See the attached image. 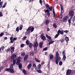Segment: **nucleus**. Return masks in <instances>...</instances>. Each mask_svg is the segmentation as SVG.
Returning <instances> with one entry per match:
<instances>
[{
	"mask_svg": "<svg viewBox=\"0 0 75 75\" xmlns=\"http://www.w3.org/2000/svg\"><path fill=\"white\" fill-rule=\"evenodd\" d=\"M55 60L56 61L55 62L56 64H58V62L60 61V60H61V57H60L59 56V53L58 51L56 52Z\"/></svg>",
	"mask_w": 75,
	"mask_h": 75,
	"instance_id": "obj_1",
	"label": "nucleus"
},
{
	"mask_svg": "<svg viewBox=\"0 0 75 75\" xmlns=\"http://www.w3.org/2000/svg\"><path fill=\"white\" fill-rule=\"evenodd\" d=\"M34 27L32 28L31 27H30L28 28L26 31V33H27V34H30V32L31 33L32 32H33V31H34Z\"/></svg>",
	"mask_w": 75,
	"mask_h": 75,
	"instance_id": "obj_2",
	"label": "nucleus"
},
{
	"mask_svg": "<svg viewBox=\"0 0 75 75\" xmlns=\"http://www.w3.org/2000/svg\"><path fill=\"white\" fill-rule=\"evenodd\" d=\"M38 45V43L37 42H35L33 44V47L34 48V50H37V47Z\"/></svg>",
	"mask_w": 75,
	"mask_h": 75,
	"instance_id": "obj_3",
	"label": "nucleus"
},
{
	"mask_svg": "<svg viewBox=\"0 0 75 75\" xmlns=\"http://www.w3.org/2000/svg\"><path fill=\"white\" fill-rule=\"evenodd\" d=\"M17 58V56L15 54H13L11 57V59H12L13 60L16 59V58Z\"/></svg>",
	"mask_w": 75,
	"mask_h": 75,
	"instance_id": "obj_4",
	"label": "nucleus"
},
{
	"mask_svg": "<svg viewBox=\"0 0 75 75\" xmlns=\"http://www.w3.org/2000/svg\"><path fill=\"white\" fill-rule=\"evenodd\" d=\"M68 20V16H67L64 17L63 19V22H67Z\"/></svg>",
	"mask_w": 75,
	"mask_h": 75,
	"instance_id": "obj_5",
	"label": "nucleus"
},
{
	"mask_svg": "<svg viewBox=\"0 0 75 75\" xmlns=\"http://www.w3.org/2000/svg\"><path fill=\"white\" fill-rule=\"evenodd\" d=\"M28 54L26 55L24 57L23 59L24 61H25L26 60L28 59Z\"/></svg>",
	"mask_w": 75,
	"mask_h": 75,
	"instance_id": "obj_6",
	"label": "nucleus"
},
{
	"mask_svg": "<svg viewBox=\"0 0 75 75\" xmlns=\"http://www.w3.org/2000/svg\"><path fill=\"white\" fill-rule=\"evenodd\" d=\"M40 37L41 39H42V40H46V38L45 37V36H44V35H41L40 36Z\"/></svg>",
	"mask_w": 75,
	"mask_h": 75,
	"instance_id": "obj_7",
	"label": "nucleus"
},
{
	"mask_svg": "<svg viewBox=\"0 0 75 75\" xmlns=\"http://www.w3.org/2000/svg\"><path fill=\"white\" fill-rule=\"evenodd\" d=\"M69 15L70 16H71V17H73L74 16V12L73 11H71L69 13Z\"/></svg>",
	"mask_w": 75,
	"mask_h": 75,
	"instance_id": "obj_8",
	"label": "nucleus"
},
{
	"mask_svg": "<svg viewBox=\"0 0 75 75\" xmlns=\"http://www.w3.org/2000/svg\"><path fill=\"white\" fill-rule=\"evenodd\" d=\"M71 70H68L67 72V75H69L71 72Z\"/></svg>",
	"mask_w": 75,
	"mask_h": 75,
	"instance_id": "obj_9",
	"label": "nucleus"
},
{
	"mask_svg": "<svg viewBox=\"0 0 75 75\" xmlns=\"http://www.w3.org/2000/svg\"><path fill=\"white\" fill-rule=\"evenodd\" d=\"M11 53H13V52H14V47H11Z\"/></svg>",
	"mask_w": 75,
	"mask_h": 75,
	"instance_id": "obj_10",
	"label": "nucleus"
},
{
	"mask_svg": "<svg viewBox=\"0 0 75 75\" xmlns=\"http://www.w3.org/2000/svg\"><path fill=\"white\" fill-rule=\"evenodd\" d=\"M42 45H43V42H40L39 45V47H40V48H41L42 47Z\"/></svg>",
	"mask_w": 75,
	"mask_h": 75,
	"instance_id": "obj_11",
	"label": "nucleus"
},
{
	"mask_svg": "<svg viewBox=\"0 0 75 75\" xmlns=\"http://www.w3.org/2000/svg\"><path fill=\"white\" fill-rule=\"evenodd\" d=\"M60 7H61V12L63 13H64V9H63L62 5H60Z\"/></svg>",
	"mask_w": 75,
	"mask_h": 75,
	"instance_id": "obj_12",
	"label": "nucleus"
},
{
	"mask_svg": "<svg viewBox=\"0 0 75 75\" xmlns=\"http://www.w3.org/2000/svg\"><path fill=\"white\" fill-rule=\"evenodd\" d=\"M31 67V63L29 64L27 66L28 69H30Z\"/></svg>",
	"mask_w": 75,
	"mask_h": 75,
	"instance_id": "obj_13",
	"label": "nucleus"
},
{
	"mask_svg": "<svg viewBox=\"0 0 75 75\" xmlns=\"http://www.w3.org/2000/svg\"><path fill=\"white\" fill-rule=\"evenodd\" d=\"M22 67V64H19V68L20 70H22V69H21Z\"/></svg>",
	"mask_w": 75,
	"mask_h": 75,
	"instance_id": "obj_14",
	"label": "nucleus"
},
{
	"mask_svg": "<svg viewBox=\"0 0 75 75\" xmlns=\"http://www.w3.org/2000/svg\"><path fill=\"white\" fill-rule=\"evenodd\" d=\"M50 59H53V58H54V55L53 54H50Z\"/></svg>",
	"mask_w": 75,
	"mask_h": 75,
	"instance_id": "obj_15",
	"label": "nucleus"
},
{
	"mask_svg": "<svg viewBox=\"0 0 75 75\" xmlns=\"http://www.w3.org/2000/svg\"><path fill=\"white\" fill-rule=\"evenodd\" d=\"M33 67L35 68V69H37V66H36L35 64H33Z\"/></svg>",
	"mask_w": 75,
	"mask_h": 75,
	"instance_id": "obj_16",
	"label": "nucleus"
},
{
	"mask_svg": "<svg viewBox=\"0 0 75 75\" xmlns=\"http://www.w3.org/2000/svg\"><path fill=\"white\" fill-rule=\"evenodd\" d=\"M28 45L30 48H32V47H33V44L31 43H30Z\"/></svg>",
	"mask_w": 75,
	"mask_h": 75,
	"instance_id": "obj_17",
	"label": "nucleus"
},
{
	"mask_svg": "<svg viewBox=\"0 0 75 75\" xmlns=\"http://www.w3.org/2000/svg\"><path fill=\"white\" fill-rule=\"evenodd\" d=\"M66 56H65V55L63 54V61H65V59L66 58Z\"/></svg>",
	"mask_w": 75,
	"mask_h": 75,
	"instance_id": "obj_18",
	"label": "nucleus"
},
{
	"mask_svg": "<svg viewBox=\"0 0 75 75\" xmlns=\"http://www.w3.org/2000/svg\"><path fill=\"white\" fill-rule=\"evenodd\" d=\"M45 24H46V25H48V24L49 23V21L48 20H46L45 21Z\"/></svg>",
	"mask_w": 75,
	"mask_h": 75,
	"instance_id": "obj_19",
	"label": "nucleus"
},
{
	"mask_svg": "<svg viewBox=\"0 0 75 75\" xmlns=\"http://www.w3.org/2000/svg\"><path fill=\"white\" fill-rule=\"evenodd\" d=\"M71 20H72V18H71L68 20V23H69V25H71Z\"/></svg>",
	"mask_w": 75,
	"mask_h": 75,
	"instance_id": "obj_20",
	"label": "nucleus"
},
{
	"mask_svg": "<svg viewBox=\"0 0 75 75\" xmlns=\"http://www.w3.org/2000/svg\"><path fill=\"white\" fill-rule=\"evenodd\" d=\"M35 61H36V62H40V61L39 60H38V59H37V58H35Z\"/></svg>",
	"mask_w": 75,
	"mask_h": 75,
	"instance_id": "obj_21",
	"label": "nucleus"
},
{
	"mask_svg": "<svg viewBox=\"0 0 75 75\" xmlns=\"http://www.w3.org/2000/svg\"><path fill=\"white\" fill-rule=\"evenodd\" d=\"M10 72H11V73H14V69H11L10 70Z\"/></svg>",
	"mask_w": 75,
	"mask_h": 75,
	"instance_id": "obj_22",
	"label": "nucleus"
},
{
	"mask_svg": "<svg viewBox=\"0 0 75 75\" xmlns=\"http://www.w3.org/2000/svg\"><path fill=\"white\" fill-rule=\"evenodd\" d=\"M21 59V57H18L17 58H16V60L17 61H20V60Z\"/></svg>",
	"mask_w": 75,
	"mask_h": 75,
	"instance_id": "obj_23",
	"label": "nucleus"
},
{
	"mask_svg": "<svg viewBox=\"0 0 75 75\" xmlns=\"http://www.w3.org/2000/svg\"><path fill=\"white\" fill-rule=\"evenodd\" d=\"M41 68V65L40 64H39L38 66V69H40Z\"/></svg>",
	"mask_w": 75,
	"mask_h": 75,
	"instance_id": "obj_24",
	"label": "nucleus"
},
{
	"mask_svg": "<svg viewBox=\"0 0 75 75\" xmlns=\"http://www.w3.org/2000/svg\"><path fill=\"white\" fill-rule=\"evenodd\" d=\"M45 6L46 8H47V10H49V9H50V6L47 5V4H46Z\"/></svg>",
	"mask_w": 75,
	"mask_h": 75,
	"instance_id": "obj_25",
	"label": "nucleus"
},
{
	"mask_svg": "<svg viewBox=\"0 0 75 75\" xmlns=\"http://www.w3.org/2000/svg\"><path fill=\"white\" fill-rule=\"evenodd\" d=\"M53 26L54 27V28H57V26L56 25V23H54L53 24Z\"/></svg>",
	"mask_w": 75,
	"mask_h": 75,
	"instance_id": "obj_26",
	"label": "nucleus"
},
{
	"mask_svg": "<svg viewBox=\"0 0 75 75\" xmlns=\"http://www.w3.org/2000/svg\"><path fill=\"white\" fill-rule=\"evenodd\" d=\"M23 72L24 75H26V74H27V72H26V71L25 70H23Z\"/></svg>",
	"mask_w": 75,
	"mask_h": 75,
	"instance_id": "obj_27",
	"label": "nucleus"
},
{
	"mask_svg": "<svg viewBox=\"0 0 75 75\" xmlns=\"http://www.w3.org/2000/svg\"><path fill=\"white\" fill-rule=\"evenodd\" d=\"M13 65H15L16 64V60H13Z\"/></svg>",
	"mask_w": 75,
	"mask_h": 75,
	"instance_id": "obj_28",
	"label": "nucleus"
},
{
	"mask_svg": "<svg viewBox=\"0 0 75 75\" xmlns=\"http://www.w3.org/2000/svg\"><path fill=\"white\" fill-rule=\"evenodd\" d=\"M59 18H62V13H61L59 16Z\"/></svg>",
	"mask_w": 75,
	"mask_h": 75,
	"instance_id": "obj_29",
	"label": "nucleus"
},
{
	"mask_svg": "<svg viewBox=\"0 0 75 75\" xmlns=\"http://www.w3.org/2000/svg\"><path fill=\"white\" fill-rule=\"evenodd\" d=\"M26 44L27 45H28L30 44V43H29V41L28 40H27L26 41Z\"/></svg>",
	"mask_w": 75,
	"mask_h": 75,
	"instance_id": "obj_30",
	"label": "nucleus"
},
{
	"mask_svg": "<svg viewBox=\"0 0 75 75\" xmlns=\"http://www.w3.org/2000/svg\"><path fill=\"white\" fill-rule=\"evenodd\" d=\"M11 69V68H7L5 70V71H10V70Z\"/></svg>",
	"mask_w": 75,
	"mask_h": 75,
	"instance_id": "obj_31",
	"label": "nucleus"
},
{
	"mask_svg": "<svg viewBox=\"0 0 75 75\" xmlns=\"http://www.w3.org/2000/svg\"><path fill=\"white\" fill-rule=\"evenodd\" d=\"M75 75V70L73 71L72 73L71 74V75Z\"/></svg>",
	"mask_w": 75,
	"mask_h": 75,
	"instance_id": "obj_32",
	"label": "nucleus"
},
{
	"mask_svg": "<svg viewBox=\"0 0 75 75\" xmlns=\"http://www.w3.org/2000/svg\"><path fill=\"white\" fill-rule=\"evenodd\" d=\"M54 42V41H49V45H50V44H52L53 42Z\"/></svg>",
	"mask_w": 75,
	"mask_h": 75,
	"instance_id": "obj_33",
	"label": "nucleus"
},
{
	"mask_svg": "<svg viewBox=\"0 0 75 75\" xmlns=\"http://www.w3.org/2000/svg\"><path fill=\"white\" fill-rule=\"evenodd\" d=\"M16 31H18V32L19 31V27H18L17 28H16Z\"/></svg>",
	"mask_w": 75,
	"mask_h": 75,
	"instance_id": "obj_34",
	"label": "nucleus"
},
{
	"mask_svg": "<svg viewBox=\"0 0 75 75\" xmlns=\"http://www.w3.org/2000/svg\"><path fill=\"white\" fill-rule=\"evenodd\" d=\"M65 40L66 41H68L69 40V38L67 37H66Z\"/></svg>",
	"mask_w": 75,
	"mask_h": 75,
	"instance_id": "obj_35",
	"label": "nucleus"
},
{
	"mask_svg": "<svg viewBox=\"0 0 75 75\" xmlns=\"http://www.w3.org/2000/svg\"><path fill=\"white\" fill-rule=\"evenodd\" d=\"M27 38V37L26 36H24L22 39V40H25Z\"/></svg>",
	"mask_w": 75,
	"mask_h": 75,
	"instance_id": "obj_36",
	"label": "nucleus"
},
{
	"mask_svg": "<svg viewBox=\"0 0 75 75\" xmlns=\"http://www.w3.org/2000/svg\"><path fill=\"white\" fill-rule=\"evenodd\" d=\"M59 35V34H57L55 36V38H57L58 37V36Z\"/></svg>",
	"mask_w": 75,
	"mask_h": 75,
	"instance_id": "obj_37",
	"label": "nucleus"
},
{
	"mask_svg": "<svg viewBox=\"0 0 75 75\" xmlns=\"http://www.w3.org/2000/svg\"><path fill=\"white\" fill-rule=\"evenodd\" d=\"M25 55V53L24 52L22 53H21V55L22 56H24Z\"/></svg>",
	"mask_w": 75,
	"mask_h": 75,
	"instance_id": "obj_38",
	"label": "nucleus"
},
{
	"mask_svg": "<svg viewBox=\"0 0 75 75\" xmlns=\"http://www.w3.org/2000/svg\"><path fill=\"white\" fill-rule=\"evenodd\" d=\"M60 34H64V30L61 31Z\"/></svg>",
	"mask_w": 75,
	"mask_h": 75,
	"instance_id": "obj_39",
	"label": "nucleus"
},
{
	"mask_svg": "<svg viewBox=\"0 0 75 75\" xmlns=\"http://www.w3.org/2000/svg\"><path fill=\"white\" fill-rule=\"evenodd\" d=\"M37 72H38L39 73H41L42 72V71H41L40 70H37Z\"/></svg>",
	"mask_w": 75,
	"mask_h": 75,
	"instance_id": "obj_40",
	"label": "nucleus"
},
{
	"mask_svg": "<svg viewBox=\"0 0 75 75\" xmlns=\"http://www.w3.org/2000/svg\"><path fill=\"white\" fill-rule=\"evenodd\" d=\"M16 65H18L20 64V61H18L16 63Z\"/></svg>",
	"mask_w": 75,
	"mask_h": 75,
	"instance_id": "obj_41",
	"label": "nucleus"
},
{
	"mask_svg": "<svg viewBox=\"0 0 75 75\" xmlns=\"http://www.w3.org/2000/svg\"><path fill=\"white\" fill-rule=\"evenodd\" d=\"M61 33V30H59L57 31V34H59Z\"/></svg>",
	"mask_w": 75,
	"mask_h": 75,
	"instance_id": "obj_42",
	"label": "nucleus"
},
{
	"mask_svg": "<svg viewBox=\"0 0 75 75\" xmlns=\"http://www.w3.org/2000/svg\"><path fill=\"white\" fill-rule=\"evenodd\" d=\"M59 65L60 66H61L62 65V61H60L59 62Z\"/></svg>",
	"mask_w": 75,
	"mask_h": 75,
	"instance_id": "obj_43",
	"label": "nucleus"
},
{
	"mask_svg": "<svg viewBox=\"0 0 75 75\" xmlns=\"http://www.w3.org/2000/svg\"><path fill=\"white\" fill-rule=\"evenodd\" d=\"M47 38H48L49 40H50V41H52V39H51V38L50 37V36H49Z\"/></svg>",
	"mask_w": 75,
	"mask_h": 75,
	"instance_id": "obj_44",
	"label": "nucleus"
},
{
	"mask_svg": "<svg viewBox=\"0 0 75 75\" xmlns=\"http://www.w3.org/2000/svg\"><path fill=\"white\" fill-rule=\"evenodd\" d=\"M22 28H23V26L21 25L20 26V28H19L20 30H22Z\"/></svg>",
	"mask_w": 75,
	"mask_h": 75,
	"instance_id": "obj_45",
	"label": "nucleus"
},
{
	"mask_svg": "<svg viewBox=\"0 0 75 75\" xmlns=\"http://www.w3.org/2000/svg\"><path fill=\"white\" fill-rule=\"evenodd\" d=\"M31 70L32 72H35V70H34V68H32Z\"/></svg>",
	"mask_w": 75,
	"mask_h": 75,
	"instance_id": "obj_46",
	"label": "nucleus"
},
{
	"mask_svg": "<svg viewBox=\"0 0 75 75\" xmlns=\"http://www.w3.org/2000/svg\"><path fill=\"white\" fill-rule=\"evenodd\" d=\"M2 4H3V2H1L0 3V8L2 7V6H1Z\"/></svg>",
	"mask_w": 75,
	"mask_h": 75,
	"instance_id": "obj_47",
	"label": "nucleus"
},
{
	"mask_svg": "<svg viewBox=\"0 0 75 75\" xmlns=\"http://www.w3.org/2000/svg\"><path fill=\"white\" fill-rule=\"evenodd\" d=\"M3 35H4V33H1V34H0V37H2Z\"/></svg>",
	"mask_w": 75,
	"mask_h": 75,
	"instance_id": "obj_48",
	"label": "nucleus"
},
{
	"mask_svg": "<svg viewBox=\"0 0 75 75\" xmlns=\"http://www.w3.org/2000/svg\"><path fill=\"white\" fill-rule=\"evenodd\" d=\"M62 54H64L65 55V50H64L62 52Z\"/></svg>",
	"mask_w": 75,
	"mask_h": 75,
	"instance_id": "obj_49",
	"label": "nucleus"
},
{
	"mask_svg": "<svg viewBox=\"0 0 75 75\" xmlns=\"http://www.w3.org/2000/svg\"><path fill=\"white\" fill-rule=\"evenodd\" d=\"M45 12H45H49V10L48 9L46 10L45 11V10H44Z\"/></svg>",
	"mask_w": 75,
	"mask_h": 75,
	"instance_id": "obj_50",
	"label": "nucleus"
},
{
	"mask_svg": "<svg viewBox=\"0 0 75 75\" xmlns=\"http://www.w3.org/2000/svg\"><path fill=\"white\" fill-rule=\"evenodd\" d=\"M43 50L44 51H46V50H47V48L45 47V48H44Z\"/></svg>",
	"mask_w": 75,
	"mask_h": 75,
	"instance_id": "obj_51",
	"label": "nucleus"
},
{
	"mask_svg": "<svg viewBox=\"0 0 75 75\" xmlns=\"http://www.w3.org/2000/svg\"><path fill=\"white\" fill-rule=\"evenodd\" d=\"M3 16V13H1V12H0V17H1Z\"/></svg>",
	"mask_w": 75,
	"mask_h": 75,
	"instance_id": "obj_52",
	"label": "nucleus"
},
{
	"mask_svg": "<svg viewBox=\"0 0 75 75\" xmlns=\"http://www.w3.org/2000/svg\"><path fill=\"white\" fill-rule=\"evenodd\" d=\"M75 21V17H74L73 18V22H74V21Z\"/></svg>",
	"mask_w": 75,
	"mask_h": 75,
	"instance_id": "obj_53",
	"label": "nucleus"
},
{
	"mask_svg": "<svg viewBox=\"0 0 75 75\" xmlns=\"http://www.w3.org/2000/svg\"><path fill=\"white\" fill-rule=\"evenodd\" d=\"M24 44H22L21 45V47H24Z\"/></svg>",
	"mask_w": 75,
	"mask_h": 75,
	"instance_id": "obj_54",
	"label": "nucleus"
},
{
	"mask_svg": "<svg viewBox=\"0 0 75 75\" xmlns=\"http://www.w3.org/2000/svg\"><path fill=\"white\" fill-rule=\"evenodd\" d=\"M10 68H11V69H13V64L11 65Z\"/></svg>",
	"mask_w": 75,
	"mask_h": 75,
	"instance_id": "obj_55",
	"label": "nucleus"
},
{
	"mask_svg": "<svg viewBox=\"0 0 75 75\" xmlns=\"http://www.w3.org/2000/svg\"><path fill=\"white\" fill-rule=\"evenodd\" d=\"M47 14L48 15V17H50V13L49 12H47Z\"/></svg>",
	"mask_w": 75,
	"mask_h": 75,
	"instance_id": "obj_56",
	"label": "nucleus"
},
{
	"mask_svg": "<svg viewBox=\"0 0 75 75\" xmlns=\"http://www.w3.org/2000/svg\"><path fill=\"white\" fill-rule=\"evenodd\" d=\"M49 9L50 11H51L52 10V7H51L50 8H49Z\"/></svg>",
	"mask_w": 75,
	"mask_h": 75,
	"instance_id": "obj_57",
	"label": "nucleus"
},
{
	"mask_svg": "<svg viewBox=\"0 0 75 75\" xmlns=\"http://www.w3.org/2000/svg\"><path fill=\"white\" fill-rule=\"evenodd\" d=\"M17 38H13V40L14 41H15L16 40H17Z\"/></svg>",
	"mask_w": 75,
	"mask_h": 75,
	"instance_id": "obj_58",
	"label": "nucleus"
},
{
	"mask_svg": "<svg viewBox=\"0 0 75 75\" xmlns=\"http://www.w3.org/2000/svg\"><path fill=\"white\" fill-rule=\"evenodd\" d=\"M65 40L64 39H62V40H60V41L61 42H63L64 41V40Z\"/></svg>",
	"mask_w": 75,
	"mask_h": 75,
	"instance_id": "obj_59",
	"label": "nucleus"
},
{
	"mask_svg": "<svg viewBox=\"0 0 75 75\" xmlns=\"http://www.w3.org/2000/svg\"><path fill=\"white\" fill-rule=\"evenodd\" d=\"M64 32L66 33H68L69 32V31L68 30H65L64 31Z\"/></svg>",
	"mask_w": 75,
	"mask_h": 75,
	"instance_id": "obj_60",
	"label": "nucleus"
},
{
	"mask_svg": "<svg viewBox=\"0 0 75 75\" xmlns=\"http://www.w3.org/2000/svg\"><path fill=\"white\" fill-rule=\"evenodd\" d=\"M1 49L2 50H3L4 49V47L3 46V47H1Z\"/></svg>",
	"mask_w": 75,
	"mask_h": 75,
	"instance_id": "obj_61",
	"label": "nucleus"
},
{
	"mask_svg": "<svg viewBox=\"0 0 75 75\" xmlns=\"http://www.w3.org/2000/svg\"><path fill=\"white\" fill-rule=\"evenodd\" d=\"M6 3H5V4L3 6V8H4V7H5L6 6Z\"/></svg>",
	"mask_w": 75,
	"mask_h": 75,
	"instance_id": "obj_62",
	"label": "nucleus"
},
{
	"mask_svg": "<svg viewBox=\"0 0 75 75\" xmlns=\"http://www.w3.org/2000/svg\"><path fill=\"white\" fill-rule=\"evenodd\" d=\"M39 2L40 4H42V0H40Z\"/></svg>",
	"mask_w": 75,
	"mask_h": 75,
	"instance_id": "obj_63",
	"label": "nucleus"
},
{
	"mask_svg": "<svg viewBox=\"0 0 75 75\" xmlns=\"http://www.w3.org/2000/svg\"><path fill=\"white\" fill-rule=\"evenodd\" d=\"M13 36H11L10 38V40H13Z\"/></svg>",
	"mask_w": 75,
	"mask_h": 75,
	"instance_id": "obj_64",
	"label": "nucleus"
}]
</instances>
